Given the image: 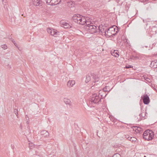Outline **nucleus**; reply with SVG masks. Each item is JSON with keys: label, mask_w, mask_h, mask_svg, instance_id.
Masks as SVG:
<instances>
[{"label": "nucleus", "mask_w": 157, "mask_h": 157, "mask_svg": "<svg viewBox=\"0 0 157 157\" xmlns=\"http://www.w3.org/2000/svg\"><path fill=\"white\" fill-rule=\"evenodd\" d=\"M72 19L75 22L82 25L86 24L87 22L84 17L78 14L74 15Z\"/></svg>", "instance_id": "obj_1"}, {"label": "nucleus", "mask_w": 157, "mask_h": 157, "mask_svg": "<svg viewBox=\"0 0 157 157\" xmlns=\"http://www.w3.org/2000/svg\"><path fill=\"white\" fill-rule=\"evenodd\" d=\"M86 29L87 31L90 32L91 34L97 32V26L93 25L91 23H89L88 21L86 24ZM98 30H99V32H100V30L99 28L98 27Z\"/></svg>", "instance_id": "obj_2"}, {"label": "nucleus", "mask_w": 157, "mask_h": 157, "mask_svg": "<svg viewBox=\"0 0 157 157\" xmlns=\"http://www.w3.org/2000/svg\"><path fill=\"white\" fill-rule=\"evenodd\" d=\"M102 99V95L100 94H94L92 95L91 98L90 99V102L91 104H97L101 101Z\"/></svg>", "instance_id": "obj_3"}, {"label": "nucleus", "mask_w": 157, "mask_h": 157, "mask_svg": "<svg viewBox=\"0 0 157 157\" xmlns=\"http://www.w3.org/2000/svg\"><path fill=\"white\" fill-rule=\"evenodd\" d=\"M154 136L153 132L151 130L149 129L145 130L143 134L144 139L148 141L151 140Z\"/></svg>", "instance_id": "obj_4"}, {"label": "nucleus", "mask_w": 157, "mask_h": 157, "mask_svg": "<svg viewBox=\"0 0 157 157\" xmlns=\"http://www.w3.org/2000/svg\"><path fill=\"white\" fill-rule=\"evenodd\" d=\"M141 99L143 100V102L144 104H148L150 101L149 98L147 94H144L141 97Z\"/></svg>", "instance_id": "obj_5"}, {"label": "nucleus", "mask_w": 157, "mask_h": 157, "mask_svg": "<svg viewBox=\"0 0 157 157\" xmlns=\"http://www.w3.org/2000/svg\"><path fill=\"white\" fill-rule=\"evenodd\" d=\"M32 2L34 6H40L42 5V2L41 0H32Z\"/></svg>", "instance_id": "obj_6"}, {"label": "nucleus", "mask_w": 157, "mask_h": 157, "mask_svg": "<svg viewBox=\"0 0 157 157\" xmlns=\"http://www.w3.org/2000/svg\"><path fill=\"white\" fill-rule=\"evenodd\" d=\"M94 7L95 8H102L104 7V5L100 1H98L94 4Z\"/></svg>", "instance_id": "obj_7"}, {"label": "nucleus", "mask_w": 157, "mask_h": 157, "mask_svg": "<svg viewBox=\"0 0 157 157\" xmlns=\"http://www.w3.org/2000/svg\"><path fill=\"white\" fill-rule=\"evenodd\" d=\"M116 29L113 28V27L110 28L106 29L105 31V35L108 36H110V31H115Z\"/></svg>", "instance_id": "obj_8"}, {"label": "nucleus", "mask_w": 157, "mask_h": 157, "mask_svg": "<svg viewBox=\"0 0 157 157\" xmlns=\"http://www.w3.org/2000/svg\"><path fill=\"white\" fill-rule=\"evenodd\" d=\"M60 24L62 27H63L65 29H70L71 27V25L67 22H60Z\"/></svg>", "instance_id": "obj_9"}, {"label": "nucleus", "mask_w": 157, "mask_h": 157, "mask_svg": "<svg viewBox=\"0 0 157 157\" xmlns=\"http://www.w3.org/2000/svg\"><path fill=\"white\" fill-rule=\"evenodd\" d=\"M150 66L151 68H157V60H154L152 61Z\"/></svg>", "instance_id": "obj_10"}, {"label": "nucleus", "mask_w": 157, "mask_h": 157, "mask_svg": "<svg viewBox=\"0 0 157 157\" xmlns=\"http://www.w3.org/2000/svg\"><path fill=\"white\" fill-rule=\"evenodd\" d=\"M75 84V80H69L67 84V86L69 88L73 86Z\"/></svg>", "instance_id": "obj_11"}, {"label": "nucleus", "mask_w": 157, "mask_h": 157, "mask_svg": "<svg viewBox=\"0 0 157 157\" xmlns=\"http://www.w3.org/2000/svg\"><path fill=\"white\" fill-rule=\"evenodd\" d=\"M41 135L44 137H47L49 136V133L46 130H43L40 132Z\"/></svg>", "instance_id": "obj_12"}, {"label": "nucleus", "mask_w": 157, "mask_h": 157, "mask_svg": "<svg viewBox=\"0 0 157 157\" xmlns=\"http://www.w3.org/2000/svg\"><path fill=\"white\" fill-rule=\"evenodd\" d=\"M133 130L137 133H140L142 132V129L139 127H135Z\"/></svg>", "instance_id": "obj_13"}, {"label": "nucleus", "mask_w": 157, "mask_h": 157, "mask_svg": "<svg viewBox=\"0 0 157 157\" xmlns=\"http://www.w3.org/2000/svg\"><path fill=\"white\" fill-rule=\"evenodd\" d=\"M51 34L54 36L56 37L59 34V32H57L56 30L52 29V31Z\"/></svg>", "instance_id": "obj_14"}, {"label": "nucleus", "mask_w": 157, "mask_h": 157, "mask_svg": "<svg viewBox=\"0 0 157 157\" xmlns=\"http://www.w3.org/2000/svg\"><path fill=\"white\" fill-rule=\"evenodd\" d=\"M111 55L116 57H118L119 56L118 52L117 50H114L113 52L111 51Z\"/></svg>", "instance_id": "obj_15"}, {"label": "nucleus", "mask_w": 157, "mask_h": 157, "mask_svg": "<svg viewBox=\"0 0 157 157\" xmlns=\"http://www.w3.org/2000/svg\"><path fill=\"white\" fill-rule=\"evenodd\" d=\"M61 1V0H52V6H55L59 3Z\"/></svg>", "instance_id": "obj_16"}, {"label": "nucleus", "mask_w": 157, "mask_h": 157, "mask_svg": "<svg viewBox=\"0 0 157 157\" xmlns=\"http://www.w3.org/2000/svg\"><path fill=\"white\" fill-rule=\"evenodd\" d=\"M63 101L66 104H68L70 105H71V102L69 99L67 98H65L64 99Z\"/></svg>", "instance_id": "obj_17"}, {"label": "nucleus", "mask_w": 157, "mask_h": 157, "mask_svg": "<svg viewBox=\"0 0 157 157\" xmlns=\"http://www.w3.org/2000/svg\"><path fill=\"white\" fill-rule=\"evenodd\" d=\"M93 75V78L94 79V82H98V76L94 74Z\"/></svg>", "instance_id": "obj_18"}, {"label": "nucleus", "mask_w": 157, "mask_h": 157, "mask_svg": "<svg viewBox=\"0 0 157 157\" xmlns=\"http://www.w3.org/2000/svg\"><path fill=\"white\" fill-rule=\"evenodd\" d=\"M91 79V78L89 75H87L86 77V79L85 82L86 83L89 82Z\"/></svg>", "instance_id": "obj_19"}, {"label": "nucleus", "mask_w": 157, "mask_h": 157, "mask_svg": "<svg viewBox=\"0 0 157 157\" xmlns=\"http://www.w3.org/2000/svg\"><path fill=\"white\" fill-rule=\"evenodd\" d=\"M46 3L52 6V0H45Z\"/></svg>", "instance_id": "obj_20"}, {"label": "nucleus", "mask_w": 157, "mask_h": 157, "mask_svg": "<svg viewBox=\"0 0 157 157\" xmlns=\"http://www.w3.org/2000/svg\"><path fill=\"white\" fill-rule=\"evenodd\" d=\"M136 138L135 137H131L130 138V141L132 142H135L136 141Z\"/></svg>", "instance_id": "obj_21"}, {"label": "nucleus", "mask_w": 157, "mask_h": 157, "mask_svg": "<svg viewBox=\"0 0 157 157\" xmlns=\"http://www.w3.org/2000/svg\"><path fill=\"white\" fill-rule=\"evenodd\" d=\"M121 156L119 154L117 153L114 154L112 157H120Z\"/></svg>", "instance_id": "obj_22"}, {"label": "nucleus", "mask_w": 157, "mask_h": 157, "mask_svg": "<svg viewBox=\"0 0 157 157\" xmlns=\"http://www.w3.org/2000/svg\"><path fill=\"white\" fill-rule=\"evenodd\" d=\"M116 27H117V31H116L115 30V31H116V33H113V34H112L111 35H115L118 32V31H119V29H120V28H118V27H117V26H116Z\"/></svg>", "instance_id": "obj_23"}, {"label": "nucleus", "mask_w": 157, "mask_h": 157, "mask_svg": "<svg viewBox=\"0 0 157 157\" xmlns=\"http://www.w3.org/2000/svg\"><path fill=\"white\" fill-rule=\"evenodd\" d=\"M47 31L49 33H50V34H51V33H52V29H48Z\"/></svg>", "instance_id": "obj_24"}, {"label": "nucleus", "mask_w": 157, "mask_h": 157, "mask_svg": "<svg viewBox=\"0 0 157 157\" xmlns=\"http://www.w3.org/2000/svg\"><path fill=\"white\" fill-rule=\"evenodd\" d=\"M2 48L4 49H5L7 48V46L6 45H3L2 46Z\"/></svg>", "instance_id": "obj_25"}, {"label": "nucleus", "mask_w": 157, "mask_h": 157, "mask_svg": "<svg viewBox=\"0 0 157 157\" xmlns=\"http://www.w3.org/2000/svg\"><path fill=\"white\" fill-rule=\"evenodd\" d=\"M132 67L131 65H126V68H132Z\"/></svg>", "instance_id": "obj_26"}, {"label": "nucleus", "mask_w": 157, "mask_h": 157, "mask_svg": "<svg viewBox=\"0 0 157 157\" xmlns=\"http://www.w3.org/2000/svg\"><path fill=\"white\" fill-rule=\"evenodd\" d=\"M108 87L107 86H106L105 87L103 88V90L104 91H107L108 90H107V89Z\"/></svg>", "instance_id": "obj_27"}, {"label": "nucleus", "mask_w": 157, "mask_h": 157, "mask_svg": "<svg viewBox=\"0 0 157 157\" xmlns=\"http://www.w3.org/2000/svg\"><path fill=\"white\" fill-rule=\"evenodd\" d=\"M12 41L14 44L15 46H17V44H16V43L15 42V41L13 39L12 40Z\"/></svg>", "instance_id": "obj_28"}, {"label": "nucleus", "mask_w": 157, "mask_h": 157, "mask_svg": "<svg viewBox=\"0 0 157 157\" xmlns=\"http://www.w3.org/2000/svg\"><path fill=\"white\" fill-rule=\"evenodd\" d=\"M143 113H141L139 114V116L141 117H144V116H143Z\"/></svg>", "instance_id": "obj_29"}, {"label": "nucleus", "mask_w": 157, "mask_h": 157, "mask_svg": "<svg viewBox=\"0 0 157 157\" xmlns=\"http://www.w3.org/2000/svg\"><path fill=\"white\" fill-rule=\"evenodd\" d=\"M129 136L128 135H125V137L127 138V139L129 138Z\"/></svg>", "instance_id": "obj_30"}, {"label": "nucleus", "mask_w": 157, "mask_h": 157, "mask_svg": "<svg viewBox=\"0 0 157 157\" xmlns=\"http://www.w3.org/2000/svg\"><path fill=\"white\" fill-rule=\"evenodd\" d=\"M17 111L15 109L14 111V113H15L16 114V113H18Z\"/></svg>", "instance_id": "obj_31"}, {"label": "nucleus", "mask_w": 157, "mask_h": 157, "mask_svg": "<svg viewBox=\"0 0 157 157\" xmlns=\"http://www.w3.org/2000/svg\"><path fill=\"white\" fill-rule=\"evenodd\" d=\"M143 21L145 23V22H146V21H145L144 19H143Z\"/></svg>", "instance_id": "obj_32"}, {"label": "nucleus", "mask_w": 157, "mask_h": 157, "mask_svg": "<svg viewBox=\"0 0 157 157\" xmlns=\"http://www.w3.org/2000/svg\"><path fill=\"white\" fill-rule=\"evenodd\" d=\"M129 137V138H128V139H128V140H130V137Z\"/></svg>", "instance_id": "obj_33"}, {"label": "nucleus", "mask_w": 157, "mask_h": 157, "mask_svg": "<svg viewBox=\"0 0 157 157\" xmlns=\"http://www.w3.org/2000/svg\"><path fill=\"white\" fill-rule=\"evenodd\" d=\"M11 147L13 149V146L12 145H11Z\"/></svg>", "instance_id": "obj_34"}, {"label": "nucleus", "mask_w": 157, "mask_h": 157, "mask_svg": "<svg viewBox=\"0 0 157 157\" xmlns=\"http://www.w3.org/2000/svg\"><path fill=\"white\" fill-rule=\"evenodd\" d=\"M155 55L156 56H157V53L156 54H155Z\"/></svg>", "instance_id": "obj_35"}, {"label": "nucleus", "mask_w": 157, "mask_h": 157, "mask_svg": "<svg viewBox=\"0 0 157 157\" xmlns=\"http://www.w3.org/2000/svg\"><path fill=\"white\" fill-rule=\"evenodd\" d=\"M144 157H147L146 156H144Z\"/></svg>", "instance_id": "obj_36"}]
</instances>
